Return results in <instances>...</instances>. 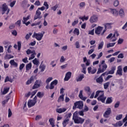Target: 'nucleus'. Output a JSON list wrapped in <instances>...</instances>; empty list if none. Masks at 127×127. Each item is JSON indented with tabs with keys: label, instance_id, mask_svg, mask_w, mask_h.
I'll return each mask as SVG.
<instances>
[{
	"label": "nucleus",
	"instance_id": "nucleus-1",
	"mask_svg": "<svg viewBox=\"0 0 127 127\" xmlns=\"http://www.w3.org/2000/svg\"><path fill=\"white\" fill-rule=\"evenodd\" d=\"M72 120L74 121V124H83L85 122V119L80 118L78 116L77 112H74L73 115Z\"/></svg>",
	"mask_w": 127,
	"mask_h": 127
},
{
	"label": "nucleus",
	"instance_id": "nucleus-2",
	"mask_svg": "<svg viewBox=\"0 0 127 127\" xmlns=\"http://www.w3.org/2000/svg\"><path fill=\"white\" fill-rule=\"evenodd\" d=\"M45 33V32L42 31V33H36L35 32L34 33L32 37L37 39L38 41H40V40H42V38H43V36Z\"/></svg>",
	"mask_w": 127,
	"mask_h": 127
},
{
	"label": "nucleus",
	"instance_id": "nucleus-3",
	"mask_svg": "<svg viewBox=\"0 0 127 127\" xmlns=\"http://www.w3.org/2000/svg\"><path fill=\"white\" fill-rule=\"evenodd\" d=\"M37 103V96H35L33 100H29L28 102V108H31L35 106V104Z\"/></svg>",
	"mask_w": 127,
	"mask_h": 127
},
{
	"label": "nucleus",
	"instance_id": "nucleus-4",
	"mask_svg": "<svg viewBox=\"0 0 127 127\" xmlns=\"http://www.w3.org/2000/svg\"><path fill=\"white\" fill-rule=\"evenodd\" d=\"M99 67L97 71V74H100L101 73H103V72H105V71L107 70V68H108V65H107V64L99 65Z\"/></svg>",
	"mask_w": 127,
	"mask_h": 127
},
{
	"label": "nucleus",
	"instance_id": "nucleus-5",
	"mask_svg": "<svg viewBox=\"0 0 127 127\" xmlns=\"http://www.w3.org/2000/svg\"><path fill=\"white\" fill-rule=\"evenodd\" d=\"M74 106L73 107V109L74 108H77V109H79V110H82L83 109V107H84V103H83V101H77L74 103Z\"/></svg>",
	"mask_w": 127,
	"mask_h": 127
},
{
	"label": "nucleus",
	"instance_id": "nucleus-6",
	"mask_svg": "<svg viewBox=\"0 0 127 127\" xmlns=\"http://www.w3.org/2000/svg\"><path fill=\"white\" fill-rule=\"evenodd\" d=\"M1 11V14H4V13H5V11H6V14H8L9 13L10 10L8 9V7L6 3H4L2 5Z\"/></svg>",
	"mask_w": 127,
	"mask_h": 127
},
{
	"label": "nucleus",
	"instance_id": "nucleus-7",
	"mask_svg": "<svg viewBox=\"0 0 127 127\" xmlns=\"http://www.w3.org/2000/svg\"><path fill=\"white\" fill-rule=\"evenodd\" d=\"M117 69V67L116 66H112L111 67V70H109V71H106L105 72L102 74V76H106L108 75L109 74L113 75V74H114L115 71H116V69Z\"/></svg>",
	"mask_w": 127,
	"mask_h": 127
},
{
	"label": "nucleus",
	"instance_id": "nucleus-8",
	"mask_svg": "<svg viewBox=\"0 0 127 127\" xmlns=\"http://www.w3.org/2000/svg\"><path fill=\"white\" fill-rule=\"evenodd\" d=\"M111 114H112V109H111V108H108L107 109V110L104 113L103 117L106 119H108Z\"/></svg>",
	"mask_w": 127,
	"mask_h": 127
},
{
	"label": "nucleus",
	"instance_id": "nucleus-9",
	"mask_svg": "<svg viewBox=\"0 0 127 127\" xmlns=\"http://www.w3.org/2000/svg\"><path fill=\"white\" fill-rule=\"evenodd\" d=\"M112 23H107L104 25L105 29L103 31V32L101 33V35H104V33L106 32L107 29H110V28H112Z\"/></svg>",
	"mask_w": 127,
	"mask_h": 127
},
{
	"label": "nucleus",
	"instance_id": "nucleus-10",
	"mask_svg": "<svg viewBox=\"0 0 127 127\" xmlns=\"http://www.w3.org/2000/svg\"><path fill=\"white\" fill-rule=\"evenodd\" d=\"M42 16H41V12L37 9L36 11V15L34 16V20H36V19H41Z\"/></svg>",
	"mask_w": 127,
	"mask_h": 127
},
{
	"label": "nucleus",
	"instance_id": "nucleus-11",
	"mask_svg": "<svg viewBox=\"0 0 127 127\" xmlns=\"http://www.w3.org/2000/svg\"><path fill=\"white\" fill-rule=\"evenodd\" d=\"M106 99H107V97L105 96L104 92L101 94L97 98V100L98 101H100V102H102V103H105V101H106Z\"/></svg>",
	"mask_w": 127,
	"mask_h": 127
},
{
	"label": "nucleus",
	"instance_id": "nucleus-12",
	"mask_svg": "<svg viewBox=\"0 0 127 127\" xmlns=\"http://www.w3.org/2000/svg\"><path fill=\"white\" fill-rule=\"evenodd\" d=\"M57 84H58V80L55 79L50 84L49 89L53 90V89H54V87H55V86H56V85H57Z\"/></svg>",
	"mask_w": 127,
	"mask_h": 127
},
{
	"label": "nucleus",
	"instance_id": "nucleus-13",
	"mask_svg": "<svg viewBox=\"0 0 127 127\" xmlns=\"http://www.w3.org/2000/svg\"><path fill=\"white\" fill-rule=\"evenodd\" d=\"M116 75H119V76H123V68L122 65H119L118 67V69L116 72Z\"/></svg>",
	"mask_w": 127,
	"mask_h": 127
},
{
	"label": "nucleus",
	"instance_id": "nucleus-14",
	"mask_svg": "<svg viewBox=\"0 0 127 127\" xmlns=\"http://www.w3.org/2000/svg\"><path fill=\"white\" fill-rule=\"evenodd\" d=\"M87 70L89 74H94L97 72V69L95 67L92 68L91 67H88Z\"/></svg>",
	"mask_w": 127,
	"mask_h": 127
},
{
	"label": "nucleus",
	"instance_id": "nucleus-15",
	"mask_svg": "<svg viewBox=\"0 0 127 127\" xmlns=\"http://www.w3.org/2000/svg\"><path fill=\"white\" fill-rule=\"evenodd\" d=\"M89 21L91 23L97 22V21H98V16H97L96 15H93L90 17Z\"/></svg>",
	"mask_w": 127,
	"mask_h": 127
},
{
	"label": "nucleus",
	"instance_id": "nucleus-16",
	"mask_svg": "<svg viewBox=\"0 0 127 127\" xmlns=\"http://www.w3.org/2000/svg\"><path fill=\"white\" fill-rule=\"evenodd\" d=\"M71 76H72V72L70 71H68L66 74L65 77L64 78V81H69L70 78H71Z\"/></svg>",
	"mask_w": 127,
	"mask_h": 127
},
{
	"label": "nucleus",
	"instance_id": "nucleus-17",
	"mask_svg": "<svg viewBox=\"0 0 127 127\" xmlns=\"http://www.w3.org/2000/svg\"><path fill=\"white\" fill-rule=\"evenodd\" d=\"M40 84H41L40 81L36 80L35 82L34 85L32 87L33 90H34L35 89H37V88H39V87H40Z\"/></svg>",
	"mask_w": 127,
	"mask_h": 127
},
{
	"label": "nucleus",
	"instance_id": "nucleus-18",
	"mask_svg": "<svg viewBox=\"0 0 127 127\" xmlns=\"http://www.w3.org/2000/svg\"><path fill=\"white\" fill-rule=\"evenodd\" d=\"M67 111V108H58L56 109L57 113L58 114H62V113H65Z\"/></svg>",
	"mask_w": 127,
	"mask_h": 127
},
{
	"label": "nucleus",
	"instance_id": "nucleus-19",
	"mask_svg": "<svg viewBox=\"0 0 127 127\" xmlns=\"http://www.w3.org/2000/svg\"><path fill=\"white\" fill-rule=\"evenodd\" d=\"M103 27L98 26L97 28L95 29V33L96 34H101V32H102V30H103Z\"/></svg>",
	"mask_w": 127,
	"mask_h": 127
},
{
	"label": "nucleus",
	"instance_id": "nucleus-20",
	"mask_svg": "<svg viewBox=\"0 0 127 127\" xmlns=\"http://www.w3.org/2000/svg\"><path fill=\"white\" fill-rule=\"evenodd\" d=\"M84 91L86 92V93L88 95V96H90L91 95V93H92V91H91V88L89 86H86L84 88Z\"/></svg>",
	"mask_w": 127,
	"mask_h": 127
},
{
	"label": "nucleus",
	"instance_id": "nucleus-21",
	"mask_svg": "<svg viewBox=\"0 0 127 127\" xmlns=\"http://www.w3.org/2000/svg\"><path fill=\"white\" fill-rule=\"evenodd\" d=\"M78 97L81 100H82V101H86V100H87V97H84L83 96V90L80 91Z\"/></svg>",
	"mask_w": 127,
	"mask_h": 127
},
{
	"label": "nucleus",
	"instance_id": "nucleus-22",
	"mask_svg": "<svg viewBox=\"0 0 127 127\" xmlns=\"http://www.w3.org/2000/svg\"><path fill=\"white\" fill-rule=\"evenodd\" d=\"M34 81V76H32L30 78V79L27 81V82H26V84L27 85H30V84H31Z\"/></svg>",
	"mask_w": 127,
	"mask_h": 127
},
{
	"label": "nucleus",
	"instance_id": "nucleus-23",
	"mask_svg": "<svg viewBox=\"0 0 127 127\" xmlns=\"http://www.w3.org/2000/svg\"><path fill=\"white\" fill-rule=\"evenodd\" d=\"M103 76H105V75H102L101 74V75L99 77L96 79L97 83H99V84H102V83L104 82V79H103Z\"/></svg>",
	"mask_w": 127,
	"mask_h": 127
},
{
	"label": "nucleus",
	"instance_id": "nucleus-24",
	"mask_svg": "<svg viewBox=\"0 0 127 127\" xmlns=\"http://www.w3.org/2000/svg\"><path fill=\"white\" fill-rule=\"evenodd\" d=\"M104 91L102 90H98L97 91H96V94L94 96L95 99H96L99 95L100 96H101V95H102Z\"/></svg>",
	"mask_w": 127,
	"mask_h": 127
},
{
	"label": "nucleus",
	"instance_id": "nucleus-25",
	"mask_svg": "<svg viewBox=\"0 0 127 127\" xmlns=\"http://www.w3.org/2000/svg\"><path fill=\"white\" fill-rule=\"evenodd\" d=\"M69 119L68 118L65 119L63 122V127H66V126H67V125H68V123H69Z\"/></svg>",
	"mask_w": 127,
	"mask_h": 127
},
{
	"label": "nucleus",
	"instance_id": "nucleus-26",
	"mask_svg": "<svg viewBox=\"0 0 127 127\" xmlns=\"http://www.w3.org/2000/svg\"><path fill=\"white\" fill-rule=\"evenodd\" d=\"M81 66L82 68V73L86 74V69H87V67H86V65H85V64H81Z\"/></svg>",
	"mask_w": 127,
	"mask_h": 127
},
{
	"label": "nucleus",
	"instance_id": "nucleus-27",
	"mask_svg": "<svg viewBox=\"0 0 127 127\" xmlns=\"http://www.w3.org/2000/svg\"><path fill=\"white\" fill-rule=\"evenodd\" d=\"M37 96L40 98H43V97H44V92H38L37 94Z\"/></svg>",
	"mask_w": 127,
	"mask_h": 127
},
{
	"label": "nucleus",
	"instance_id": "nucleus-28",
	"mask_svg": "<svg viewBox=\"0 0 127 127\" xmlns=\"http://www.w3.org/2000/svg\"><path fill=\"white\" fill-rule=\"evenodd\" d=\"M10 65H11V66H14V67H17V63H15V62H14V60H12L10 61L9 62Z\"/></svg>",
	"mask_w": 127,
	"mask_h": 127
},
{
	"label": "nucleus",
	"instance_id": "nucleus-29",
	"mask_svg": "<svg viewBox=\"0 0 127 127\" xmlns=\"http://www.w3.org/2000/svg\"><path fill=\"white\" fill-rule=\"evenodd\" d=\"M84 79V74H80L77 78H76V82H80Z\"/></svg>",
	"mask_w": 127,
	"mask_h": 127
},
{
	"label": "nucleus",
	"instance_id": "nucleus-30",
	"mask_svg": "<svg viewBox=\"0 0 127 127\" xmlns=\"http://www.w3.org/2000/svg\"><path fill=\"white\" fill-rule=\"evenodd\" d=\"M64 96H65L64 94L60 96L58 100V103H60V102H63V101H64Z\"/></svg>",
	"mask_w": 127,
	"mask_h": 127
},
{
	"label": "nucleus",
	"instance_id": "nucleus-31",
	"mask_svg": "<svg viewBox=\"0 0 127 127\" xmlns=\"http://www.w3.org/2000/svg\"><path fill=\"white\" fill-rule=\"evenodd\" d=\"M111 13H113V15H117L119 14V12L116 9H112L111 11Z\"/></svg>",
	"mask_w": 127,
	"mask_h": 127
},
{
	"label": "nucleus",
	"instance_id": "nucleus-32",
	"mask_svg": "<svg viewBox=\"0 0 127 127\" xmlns=\"http://www.w3.org/2000/svg\"><path fill=\"white\" fill-rule=\"evenodd\" d=\"M32 67V64H31V63H30L26 65V70H27V71H28L30 70V69H31Z\"/></svg>",
	"mask_w": 127,
	"mask_h": 127
},
{
	"label": "nucleus",
	"instance_id": "nucleus-33",
	"mask_svg": "<svg viewBox=\"0 0 127 127\" xmlns=\"http://www.w3.org/2000/svg\"><path fill=\"white\" fill-rule=\"evenodd\" d=\"M79 19H81L82 21H84V20H88L89 19V16H87L86 17V16H83L82 17H79Z\"/></svg>",
	"mask_w": 127,
	"mask_h": 127
},
{
	"label": "nucleus",
	"instance_id": "nucleus-34",
	"mask_svg": "<svg viewBox=\"0 0 127 127\" xmlns=\"http://www.w3.org/2000/svg\"><path fill=\"white\" fill-rule=\"evenodd\" d=\"M49 122L50 125L52 126V127H55V125H54V120H53V118L50 119Z\"/></svg>",
	"mask_w": 127,
	"mask_h": 127
},
{
	"label": "nucleus",
	"instance_id": "nucleus-35",
	"mask_svg": "<svg viewBox=\"0 0 127 127\" xmlns=\"http://www.w3.org/2000/svg\"><path fill=\"white\" fill-rule=\"evenodd\" d=\"M29 18H30V15H28L26 17H24L23 18V20L22 21L23 23H25V22L26 21H27L28 20V19H29Z\"/></svg>",
	"mask_w": 127,
	"mask_h": 127
},
{
	"label": "nucleus",
	"instance_id": "nucleus-36",
	"mask_svg": "<svg viewBox=\"0 0 127 127\" xmlns=\"http://www.w3.org/2000/svg\"><path fill=\"white\" fill-rule=\"evenodd\" d=\"M103 46H104V42L102 41L98 44V50H100V49H102Z\"/></svg>",
	"mask_w": 127,
	"mask_h": 127
},
{
	"label": "nucleus",
	"instance_id": "nucleus-37",
	"mask_svg": "<svg viewBox=\"0 0 127 127\" xmlns=\"http://www.w3.org/2000/svg\"><path fill=\"white\" fill-rule=\"evenodd\" d=\"M80 8H84L86 6V3L85 2H81L79 4Z\"/></svg>",
	"mask_w": 127,
	"mask_h": 127
},
{
	"label": "nucleus",
	"instance_id": "nucleus-38",
	"mask_svg": "<svg viewBox=\"0 0 127 127\" xmlns=\"http://www.w3.org/2000/svg\"><path fill=\"white\" fill-rule=\"evenodd\" d=\"M33 63L34 64V65H36L37 66L39 65V61H38L37 59L36 58L33 60Z\"/></svg>",
	"mask_w": 127,
	"mask_h": 127
},
{
	"label": "nucleus",
	"instance_id": "nucleus-39",
	"mask_svg": "<svg viewBox=\"0 0 127 127\" xmlns=\"http://www.w3.org/2000/svg\"><path fill=\"white\" fill-rule=\"evenodd\" d=\"M115 45H116V43H111L107 44V48H110V47H113V46H115Z\"/></svg>",
	"mask_w": 127,
	"mask_h": 127
},
{
	"label": "nucleus",
	"instance_id": "nucleus-40",
	"mask_svg": "<svg viewBox=\"0 0 127 127\" xmlns=\"http://www.w3.org/2000/svg\"><path fill=\"white\" fill-rule=\"evenodd\" d=\"M32 35V33L30 32L29 34H27L25 37L26 40H28L30 38V36Z\"/></svg>",
	"mask_w": 127,
	"mask_h": 127
},
{
	"label": "nucleus",
	"instance_id": "nucleus-41",
	"mask_svg": "<svg viewBox=\"0 0 127 127\" xmlns=\"http://www.w3.org/2000/svg\"><path fill=\"white\" fill-rule=\"evenodd\" d=\"M119 14L121 17L125 16V12L124 11V9H120L119 11Z\"/></svg>",
	"mask_w": 127,
	"mask_h": 127
},
{
	"label": "nucleus",
	"instance_id": "nucleus-42",
	"mask_svg": "<svg viewBox=\"0 0 127 127\" xmlns=\"http://www.w3.org/2000/svg\"><path fill=\"white\" fill-rule=\"evenodd\" d=\"M109 86H110V82H106L104 84V88L105 89H108V88H109Z\"/></svg>",
	"mask_w": 127,
	"mask_h": 127
},
{
	"label": "nucleus",
	"instance_id": "nucleus-43",
	"mask_svg": "<svg viewBox=\"0 0 127 127\" xmlns=\"http://www.w3.org/2000/svg\"><path fill=\"white\" fill-rule=\"evenodd\" d=\"M112 102V97H108L106 100V104H111Z\"/></svg>",
	"mask_w": 127,
	"mask_h": 127
},
{
	"label": "nucleus",
	"instance_id": "nucleus-44",
	"mask_svg": "<svg viewBox=\"0 0 127 127\" xmlns=\"http://www.w3.org/2000/svg\"><path fill=\"white\" fill-rule=\"evenodd\" d=\"M122 118H123V115L120 114L116 116V120H117V121H120V120H122Z\"/></svg>",
	"mask_w": 127,
	"mask_h": 127
},
{
	"label": "nucleus",
	"instance_id": "nucleus-45",
	"mask_svg": "<svg viewBox=\"0 0 127 127\" xmlns=\"http://www.w3.org/2000/svg\"><path fill=\"white\" fill-rule=\"evenodd\" d=\"M73 33L74 34L79 35L80 34V31H79V29H78L77 28H75L73 31Z\"/></svg>",
	"mask_w": 127,
	"mask_h": 127
},
{
	"label": "nucleus",
	"instance_id": "nucleus-46",
	"mask_svg": "<svg viewBox=\"0 0 127 127\" xmlns=\"http://www.w3.org/2000/svg\"><path fill=\"white\" fill-rule=\"evenodd\" d=\"M43 6H45L46 9H48L49 8V4L47 1H45L43 4Z\"/></svg>",
	"mask_w": 127,
	"mask_h": 127
},
{
	"label": "nucleus",
	"instance_id": "nucleus-47",
	"mask_svg": "<svg viewBox=\"0 0 127 127\" xmlns=\"http://www.w3.org/2000/svg\"><path fill=\"white\" fill-rule=\"evenodd\" d=\"M8 91H9V87L4 88V90L2 92L3 95H5V94H6Z\"/></svg>",
	"mask_w": 127,
	"mask_h": 127
},
{
	"label": "nucleus",
	"instance_id": "nucleus-48",
	"mask_svg": "<svg viewBox=\"0 0 127 127\" xmlns=\"http://www.w3.org/2000/svg\"><path fill=\"white\" fill-rule=\"evenodd\" d=\"M120 104L121 102L120 101H117L114 105V108H115V109L119 108L120 107Z\"/></svg>",
	"mask_w": 127,
	"mask_h": 127
},
{
	"label": "nucleus",
	"instance_id": "nucleus-49",
	"mask_svg": "<svg viewBox=\"0 0 127 127\" xmlns=\"http://www.w3.org/2000/svg\"><path fill=\"white\" fill-rule=\"evenodd\" d=\"M53 79V78H52V77H50L48 78H47L46 81V84H49L50 82H51V81H52Z\"/></svg>",
	"mask_w": 127,
	"mask_h": 127
},
{
	"label": "nucleus",
	"instance_id": "nucleus-50",
	"mask_svg": "<svg viewBox=\"0 0 127 127\" xmlns=\"http://www.w3.org/2000/svg\"><path fill=\"white\" fill-rule=\"evenodd\" d=\"M65 61H66V59H65L64 56H62L60 59L61 63H64V62H65Z\"/></svg>",
	"mask_w": 127,
	"mask_h": 127
},
{
	"label": "nucleus",
	"instance_id": "nucleus-51",
	"mask_svg": "<svg viewBox=\"0 0 127 127\" xmlns=\"http://www.w3.org/2000/svg\"><path fill=\"white\" fill-rule=\"evenodd\" d=\"M79 22V19H76L72 23V26H75L76 24H77Z\"/></svg>",
	"mask_w": 127,
	"mask_h": 127
},
{
	"label": "nucleus",
	"instance_id": "nucleus-52",
	"mask_svg": "<svg viewBox=\"0 0 127 127\" xmlns=\"http://www.w3.org/2000/svg\"><path fill=\"white\" fill-rule=\"evenodd\" d=\"M120 4V2L119 1V0H115L114 1V6H118Z\"/></svg>",
	"mask_w": 127,
	"mask_h": 127
},
{
	"label": "nucleus",
	"instance_id": "nucleus-53",
	"mask_svg": "<svg viewBox=\"0 0 127 127\" xmlns=\"http://www.w3.org/2000/svg\"><path fill=\"white\" fill-rule=\"evenodd\" d=\"M40 68L41 69V72H44V70H45V65H42L40 66Z\"/></svg>",
	"mask_w": 127,
	"mask_h": 127
},
{
	"label": "nucleus",
	"instance_id": "nucleus-54",
	"mask_svg": "<svg viewBox=\"0 0 127 127\" xmlns=\"http://www.w3.org/2000/svg\"><path fill=\"white\" fill-rule=\"evenodd\" d=\"M34 5H36L37 6H39V5H41V3H40L39 0H37L34 3Z\"/></svg>",
	"mask_w": 127,
	"mask_h": 127
},
{
	"label": "nucleus",
	"instance_id": "nucleus-55",
	"mask_svg": "<svg viewBox=\"0 0 127 127\" xmlns=\"http://www.w3.org/2000/svg\"><path fill=\"white\" fill-rule=\"evenodd\" d=\"M58 8V5H55V6L51 7V9L54 10V11H56V10Z\"/></svg>",
	"mask_w": 127,
	"mask_h": 127
},
{
	"label": "nucleus",
	"instance_id": "nucleus-56",
	"mask_svg": "<svg viewBox=\"0 0 127 127\" xmlns=\"http://www.w3.org/2000/svg\"><path fill=\"white\" fill-rule=\"evenodd\" d=\"M8 118H10L11 116H12V113L11 112V110L10 109H8Z\"/></svg>",
	"mask_w": 127,
	"mask_h": 127
},
{
	"label": "nucleus",
	"instance_id": "nucleus-57",
	"mask_svg": "<svg viewBox=\"0 0 127 127\" xmlns=\"http://www.w3.org/2000/svg\"><path fill=\"white\" fill-rule=\"evenodd\" d=\"M13 56L11 55H6V59H11V58H13Z\"/></svg>",
	"mask_w": 127,
	"mask_h": 127
},
{
	"label": "nucleus",
	"instance_id": "nucleus-58",
	"mask_svg": "<svg viewBox=\"0 0 127 127\" xmlns=\"http://www.w3.org/2000/svg\"><path fill=\"white\" fill-rule=\"evenodd\" d=\"M16 25H17L18 27L20 26V25L21 24V21L20 20H18L16 23H15Z\"/></svg>",
	"mask_w": 127,
	"mask_h": 127
},
{
	"label": "nucleus",
	"instance_id": "nucleus-59",
	"mask_svg": "<svg viewBox=\"0 0 127 127\" xmlns=\"http://www.w3.org/2000/svg\"><path fill=\"white\" fill-rule=\"evenodd\" d=\"M17 45H18V50L19 51L20 50V49L21 48V42H17Z\"/></svg>",
	"mask_w": 127,
	"mask_h": 127
},
{
	"label": "nucleus",
	"instance_id": "nucleus-60",
	"mask_svg": "<svg viewBox=\"0 0 127 127\" xmlns=\"http://www.w3.org/2000/svg\"><path fill=\"white\" fill-rule=\"evenodd\" d=\"M16 2V0L13 1L12 2L10 3V7H13L14 6V4H15V3Z\"/></svg>",
	"mask_w": 127,
	"mask_h": 127
},
{
	"label": "nucleus",
	"instance_id": "nucleus-61",
	"mask_svg": "<svg viewBox=\"0 0 127 127\" xmlns=\"http://www.w3.org/2000/svg\"><path fill=\"white\" fill-rule=\"evenodd\" d=\"M124 42V39L119 38L118 41V44H122Z\"/></svg>",
	"mask_w": 127,
	"mask_h": 127
},
{
	"label": "nucleus",
	"instance_id": "nucleus-62",
	"mask_svg": "<svg viewBox=\"0 0 127 127\" xmlns=\"http://www.w3.org/2000/svg\"><path fill=\"white\" fill-rule=\"evenodd\" d=\"M54 63H55V61H52L50 63V65H52L53 67H54L55 66H56V64H54Z\"/></svg>",
	"mask_w": 127,
	"mask_h": 127
},
{
	"label": "nucleus",
	"instance_id": "nucleus-63",
	"mask_svg": "<svg viewBox=\"0 0 127 127\" xmlns=\"http://www.w3.org/2000/svg\"><path fill=\"white\" fill-rule=\"evenodd\" d=\"M24 66H25V64H20L19 66V70H22V69L24 68Z\"/></svg>",
	"mask_w": 127,
	"mask_h": 127
},
{
	"label": "nucleus",
	"instance_id": "nucleus-64",
	"mask_svg": "<svg viewBox=\"0 0 127 127\" xmlns=\"http://www.w3.org/2000/svg\"><path fill=\"white\" fill-rule=\"evenodd\" d=\"M22 62L24 63H28V60H27V57H25L24 59H23Z\"/></svg>",
	"mask_w": 127,
	"mask_h": 127
}]
</instances>
